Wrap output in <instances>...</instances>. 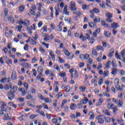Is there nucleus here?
<instances>
[{
	"instance_id": "obj_1",
	"label": "nucleus",
	"mask_w": 125,
	"mask_h": 125,
	"mask_svg": "<svg viewBox=\"0 0 125 125\" xmlns=\"http://www.w3.org/2000/svg\"><path fill=\"white\" fill-rule=\"evenodd\" d=\"M106 108L107 109H108V110H110V109H111L112 110V111L113 112V114H117V112H118V107H117L114 104H112L111 102H108L106 105Z\"/></svg>"
},
{
	"instance_id": "obj_2",
	"label": "nucleus",
	"mask_w": 125,
	"mask_h": 125,
	"mask_svg": "<svg viewBox=\"0 0 125 125\" xmlns=\"http://www.w3.org/2000/svg\"><path fill=\"white\" fill-rule=\"evenodd\" d=\"M100 17H97L93 20V22H89L88 25L90 28H97V25H96V23L100 22Z\"/></svg>"
},
{
	"instance_id": "obj_3",
	"label": "nucleus",
	"mask_w": 125,
	"mask_h": 125,
	"mask_svg": "<svg viewBox=\"0 0 125 125\" xmlns=\"http://www.w3.org/2000/svg\"><path fill=\"white\" fill-rule=\"evenodd\" d=\"M119 79L115 80V82H114L115 86L116 88L118 90L122 92V91H124V88L125 87V85H124V84H122L121 85V86H120V84H119Z\"/></svg>"
},
{
	"instance_id": "obj_4",
	"label": "nucleus",
	"mask_w": 125,
	"mask_h": 125,
	"mask_svg": "<svg viewBox=\"0 0 125 125\" xmlns=\"http://www.w3.org/2000/svg\"><path fill=\"white\" fill-rule=\"evenodd\" d=\"M14 93H15L12 92L11 91L7 92L8 98L10 101H12V100L14 99V98L15 97V95H14Z\"/></svg>"
},
{
	"instance_id": "obj_5",
	"label": "nucleus",
	"mask_w": 125,
	"mask_h": 125,
	"mask_svg": "<svg viewBox=\"0 0 125 125\" xmlns=\"http://www.w3.org/2000/svg\"><path fill=\"white\" fill-rule=\"evenodd\" d=\"M69 9L71 10V11H76V10H77V8H76V3L75 2H71Z\"/></svg>"
},
{
	"instance_id": "obj_6",
	"label": "nucleus",
	"mask_w": 125,
	"mask_h": 125,
	"mask_svg": "<svg viewBox=\"0 0 125 125\" xmlns=\"http://www.w3.org/2000/svg\"><path fill=\"white\" fill-rule=\"evenodd\" d=\"M94 79L91 81V83L94 84V86L96 87L97 86V78H98V76L96 75L94 76Z\"/></svg>"
},
{
	"instance_id": "obj_7",
	"label": "nucleus",
	"mask_w": 125,
	"mask_h": 125,
	"mask_svg": "<svg viewBox=\"0 0 125 125\" xmlns=\"http://www.w3.org/2000/svg\"><path fill=\"white\" fill-rule=\"evenodd\" d=\"M0 104H1V110H3L4 112H7V109L5 108V107H6V104H5V103L3 102H1Z\"/></svg>"
},
{
	"instance_id": "obj_8",
	"label": "nucleus",
	"mask_w": 125,
	"mask_h": 125,
	"mask_svg": "<svg viewBox=\"0 0 125 125\" xmlns=\"http://www.w3.org/2000/svg\"><path fill=\"white\" fill-rule=\"evenodd\" d=\"M3 119L4 120V121H8V120L9 121H11V120H12V118L11 117H9L8 113H5Z\"/></svg>"
},
{
	"instance_id": "obj_9",
	"label": "nucleus",
	"mask_w": 125,
	"mask_h": 125,
	"mask_svg": "<svg viewBox=\"0 0 125 125\" xmlns=\"http://www.w3.org/2000/svg\"><path fill=\"white\" fill-rule=\"evenodd\" d=\"M101 116L99 115L96 117L97 120H98V123L101 125H103L104 124V120L103 118L100 117Z\"/></svg>"
},
{
	"instance_id": "obj_10",
	"label": "nucleus",
	"mask_w": 125,
	"mask_h": 125,
	"mask_svg": "<svg viewBox=\"0 0 125 125\" xmlns=\"http://www.w3.org/2000/svg\"><path fill=\"white\" fill-rule=\"evenodd\" d=\"M37 71L39 75L42 76V73H43V67L42 66H39L38 68Z\"/></svg>"
},
{
	"instance_id": "obj_11",
	"label": "nucleus",
	"mask_w": 125,
	"mask_h": 125,
	"mask_svg": "<svg viewBox=\"0 0 125 125\" xmlns=\"http://www.w3.org/2000/svg\"><path fill=\"white\" fill-rule=\"evenodd\" d=\"M90 13H100V10L97 8H94L93 10H90Z\"/></svg>"
},
{
	"instance_id": "obj_12",
	"label": "nucleus",
	"mask_w": 125,
	"mask_h": 125,
	"mask_svg": "<svg viewBox=\"0 0 125 125\" xmlns=\"http://www.w3.org/2000/svg\"><path fill=\"white\" fill-rule=\"evenodd\" d=\"M102 26L104 27V28H111V26H109L108 24L106 23V22L104 21H102L101 22Z\"/></svg>"
},
{
	"instance_id": "obj_13",
	"label": "nucleus",
	"mask_w": 125,
	"mask_h": 125,
	"mask_svg": "<svg viewBox=\"0 0 125 125\" xmlns=\"http://www.w3.org/2000/svg\"><path fill=\"white\" fill-rule=\"evenodd\" d=\"M117 105L119 108L121 107H123V105H124V103L123 102V98H120L118 101V103H117Z\"/></svg>"
},
{
	"instance_id": "obj_14",
	"label": "nucleus",
	"mask_w": 125,
	"mask_h": 125,
	"mask_svg": "<svg viewBox=\"0 0 125 125\" xmlns=\"http://www.w3.org/2000/svg\"><path fill=\"white\" fill-rule=\"evenodd\" d=\"M119 27V23L117 22H113L111 24V28L113 29L117 30V28Z\"/></svg>"
},
{
	"instance_id": "obj_15",
	"label": "nucleus",
	"mask_w": 125,
	"mask_h": 125,
	"mask_svg": "<svg viewBox=\"0 0 125 125\" xmlns=\"http://www.w3.org/2000/svg\"><path fill=\"white\" fill-rule=\"evenodd\" d=\"M117 73H118V69H117L116 68H112V71L111 72V75H113V76H116Z\"/></svg>"
},
{
	"instance_id": "obj_16",
	"label": "nucleus",
	"mask_w": 125,
	"mask_h": 125,
	"mask_svg": "<svg viewBox=\"0 0 125 125\" xmlns=\"http://www.w3.org/2000/svg\"><path fill=\"white\" fill-rule=\"evenodd\" d=\"M69 108L70 110L74 111V110H76L77 108V104H71Z\"/></svg>"
},
{
	"instance_id": "obj_17",
	"label": "nucleus",
	"mask_w": 125,
	"mask_h": 125,
	"mask_svg": "<svg viewBox=\"0 0 125 125\" xmlns=\"http://www.w3.org/2000/svg\"><path fill=\"white\" fill-rule=\"evenodd\" d=\"M19 91L22 93V96L26 95V91L24 88H19Z\"/></svg>"
},
{
	"instance_id": "obj_18",
	"label": "nucleus",
	"mask_w": 125,
	"mask_h": 125,
	"mask_svg": "<svg viewBox=\"0 0 125 125\" xmlns=\"http://www.w3.org/2000/svg\"><path fill=\"white\" fill-rule=\"evenodd\" d=\"M87 102H88V99L84 97V99H83L80 101V103H81V104H86V103H87Z\"/></svg>"
},
{
	"instance_id": "obj_19",
	"label": "nucleus",
	"mask_w": 125,
	"mask_h": 125,
	"mask_svg": "<svg viewBox=\"0 0 125 125\" xmlns=\"http://www.w3.org/2000/svg\"><path fill=\"white\" fill-rule=\"evenodd\" d=\"M103 112L106 116H111V113H110V111L106 109H104L103 110Z\"/></svg>"
},
{
	"instance_id": "obj_20",
	"label": "nucleus",
	"mask_w": 125,
	"mask_h": 125,
	"mask_svg": "<svg viewBox=\"0 0 125 125\" xmlns=\"http://www.w3.org/2000/svg\"><path fill=\"white\" fill-rule=\"evenodd\" d=\"M103 103V98H100L99 100V102H98L96 105V106H100L101 105H102V104Z\"/></svg>"
},
{
	"instance_id": "obj_21",
	"label": "nucleus",
	"mask_w": 125,
	"mask_h": 125,
	"mask_svg": "<svg viewBox=\"0 0 125 125\" xmlns=\"http://www.w3.org/2000/svg\"><path fill=\"white\" fill-rule=\"evenodd\" d=\"M103 47L110 48L111 47V45L108 42L106 43V42H103Z\"/></svg>"
},
{
	"instance_id": "obj_22",
	"label": "nucleus",
	"mask_w": 125,
	"mask_h": 125,
	"mask_svg": "<svg viewBox=\"0 0 125 125\" xmlns=\"http://www.w3.org/2000/svg\"><path fill=\"white\" fill-rule=\"evenodd\" d=\"M23 25L25 27H28L30 25V21L27 19L24 20L23 21Z\"/></svg>"
},
{
	"instance_id": "obj_23",
	"label": "nucleus",
	"mask_w": 125,
	"mask_h": 125,
	"mask_svg": "<svg viewBox=\"0 0 125 125\" xmlns=\"http://www.w3.org/2000/svg\"><path fill=\"white\" fill-rule=\"evenodd\" d=\"M88 115L90 116L89 120H93V119H94V117H95V116L94 115V113H93V111H90Z\"/></svg>"
},
{
	"instance_id": "obj_24",
	"label": "nucleus",
	"mask_w": 125,
	"mask_h": 125,
	"mask_svg": "<svg viewBox=\"0 0 125 125\" xmlns=\"http://www.w3.org/2000/svg\"><path fill=\"white\" fill-rule=\"evenodd\" d=\"M8 21H9L10 23H12V24H13L15 22L14 18L12 16L8 17Z\"/></svg>"
},
{
	"instance_id": "obj_25",
	"label": "nucleus",
	"mask_w": 125,
	"mask_h": 125,
	"mask_svg": "<svg viewBox=\"0 0 125 125\" xmlns=\"http://www.w3.org/2000/svg\"><path fill=\"white\" fill-rule=\"evenodd\" d=\"M54 69H55V70H56L57 72L61 71V69H60V67H59V65H58V64H55L54 65Z\"/></svg>"
},
{
	"instance_id": "obj_26",
	"label": "nucleus",
	"mask_w": 125,
	"mask_h": 125,
	"mask_svg": "<svg viewBox=\"0 0 125 125\" xmlns=\"http://www.w3.org/2000/svg\"><path fill=\"white\" fill-rule=\"evenodd\" d=\"M104 36L106 37V38H110L111 37V32L108 31H105L104 32Z\"/></svg>"
},
{
	"instance_id": "obj_27",
	"label": "nucleus",
	"mask_w": 125,
	"mask_h": 125,
	"mask_svg": "<svg viewBox=\"0 0 125 125\" xmlns=\"http://www.w3.org/2000/svg\"><path fill=\"white\" fill-rule=\"evenodd\" d=\"M25 10V6L24 5H21L19 7V12H23Z\"/></svg>"
},
{
	"instance_id": "obj_28",
	"label": "nucleus",
	"mask_w": 125,
	"mask_h": 125,
	"mask_svg": "<svg viewBox=\"0 0 125 125\" xmlns=\"http://www.w3.org/2000/svg\"><path fill=\"white\" fill-rule=\"evenodd\" d=\"M67 7L68 6H67V5H65L63 9V12L66 15H69V12L68 11Z\"/></svg>"
},
{
	"instance_id": "obj_29",
	"label": "nucleus",
	"mask_w": 125,
	"mask_h": 125,
	"mask_svg": "<svg viewBox=\"0 0 125 125\" xmlns=\"http://www.w3.org/2000/svg\"><path fill=\"white\" fill-rule=\"evenodd\" d=\"M91 53L93 55V56H97V50H96L95 48H92Z\"/></svg>"
},
{
	"instance_id": "obj_30",
	"label": "nucleus",
	"mask_w": 125,
	"mask_h": 125,
	"mask_svg": "<svg viewBox=\"0 0 125 125\" xmlns=\"http://www.w3.org/2000/svg\"><path fill=\"white\" fill-rule=\"evenodd\" d=\"M11 78L12 80L16 81V80H17V75H16V73L13 72L11 75Z\"/></svg>"
},
{
	"instance_id": "obj_31",
	"label": "nucleus",
	"mask_w": 125,
	"mask_h": 125,
	"mask_svg": "<svg viewBox=\"0 0 125 125\" xmlns=\"http://www.w3.org/2000/svg\"><path fill=\"white\" fill-rule=\"evenodd\" d=\"M49 55L51 56L52 59L55 60V55L53 53V51H52V50H51L49 52Z\"/></svg>"
},
{
	"instance_id": "obj_32",
	"label": "nucleus",
	"mask_w": 125,
	"mask_h": 125,
	"mask_svg": "<svg viewBox=\"0 0 125 125\" xmlns=\"http://www.w3.org/2000/svg\"><path fill=\"white\" fill-rule=\"evenodd\" d=\"M59 76L61 77V78H64L66 77V72H62L59 73Z\"/></svg>"
},
{
	"instance_id": "obj_33",
	"label": "nucleus",
	"mask_w": 125,
	"mask_h": 125,
	"mask_svg": "<svg viewBox=\"0 0 125 125\" xmlns=\"http://www.w3.org/2000/svg\"><path fill=\"white\" fill-rule=\"evenodd\" d=\"M30 43L32 45H36V44H37V42H36V40H34V39H31L30 40Z\"/></svg>"
},
{
	"instance_id": "obj_34",
	"label": "nucleus",
	"mask_w": 125,
	"mask_h": 125,
	"mask_svg": "<svg viewBox=\"0 0 125 125\" xmlns=\"http://www.w3.org/2000/svg\"><path fill=\"white\" fill-rule=\"evenodd\" d=\"M22 67H24V68H26L27 69H29L30 68V65L29 63L27 62H24L22 64Z\"/></svg>"
},
{
	"instance_id": "obj_35",
	"label": "nucleus",
	"mask_w": 125,
	"mask_h": 125,
	"mask_svg": "<svg viewBox=\"0 0 125 125\" xmlns=\"http://www.w3.org/2000/svg\"><path fill=\"white\" fill-rule=\"evenodd\" d=\"M17 89H18V87H17V86H13V88L10 90V91L13 92L14 93H15V92L17 91Z\"/></svg>"
},
{
	"instance_id": "obj_36",
	"label": "nucleus",
	"mask_w": 125,
	"mask_h": 125,
	"mask_svg": "<svg viewBox=\"0 0 125 125\" xmlns=\"http://www.w3.org/2000/svg\"><path fill=\"white\" fill-rule=\"evenodd\" d=\"M63 51L66 56H69L70 55V52L67 49H65V48H63Z\"/></svg>"
},
{
	"instance_id": "obj_37",
	"label": "nucleus",
	"mask_w": 125,
	"mask_h": 125,
	"mask_svg": "<svg viewBox=\"0 0 125 125\" xmlns=\"http://www.w3.org/2000/svg\"><path fill=\"white\" fill-rule=\"evenodd\" d=\"M62 96H63V94H62V93L61 92H59L58 93V94L56 95V97H57L56 99L58 100L61 97H62Z\"/></svg>"
},
{
	"instance_id": "obj_38",
	"label": "nucleus",
	"mask_w": 125,
	"mask_h": 125,
	"mask_svg": "<svg viewBox=\"0 0 125 125\" xmlns=\"http://www.w3.org/2000/svg\"><path fill=\"white\" fill-rule=\"evenodd\" d=\"M37 113L38 114H40L42 116V117H45V114H44V112L43 111L41 110V111L40 110H38V111H36Z\"/></svg>"
},
{
	"instance_id": "obj_39",
	"label": "nucleus",
	"mask_w": 125,
	"mask_h": 125,
	"mask_svg": "<svg viewBox=\"0 0 125 125\" xmlns=\"http://www.w3.org/2000/svg\"><path fill=\"white\" fill-rule=\"evenodd\" d=\"M79 39L81 40L82 39V42H84V41H85V40H86V38L85 37V36H83V34H81L80 37H79Z\"/></svg>"
},
{
	"instance_id": "obj_40",
	"label": "nucleus",
	"mask_w": 125,
	"mask_h": 125,
	"mask_svg": "<svg viewBox=\"0 0 125 125\" xmlns=\"http://www.w3.org/2000/svg\"><path fill=\"white\" fill-rule=\"evenodd\" d=\"M111 65L113 68H117V66L116 64V61L115 60H113L111 62Z\"/></svg>"
},
{
	"instance_id": "obj_41",
	"label": "nucleus",
	"mask_w": 125,
	"mask_h": 125,
	"mask_svg": "<svg viewBox=\"0 0 125 125\" xmlns=\"http://www.w3.org/2000/svg\"><path fill=\"white\" fill-rule=\"evenodd\" d=\"M103 75L104 78L108 77L109 76V71L108 70H104Z\"/></svg>"
},
{
	"instance_id": "obj_42",
	"label": "nucleus",
	"mask_w": 125,
	"mask_h": 125,
	"mask_svg": "<svg viewBox=\"0 0 125 125\" xmlns=\"http://www.w3.org/2000/svg\"><path fill=\"white\" fill-rule=\"evenodd\" d=\"M96 50L97 51H99V50H104V48H103V46L98 45L96 47Z\"/></svg>"
},
{
	"instance_id": "obj_43",
	"label": "nucleus",
	"mask_w": 125,
	"mask_h": 125,
	"mask_svg": "<svg viewBox=\"0 0 125 125\" xmlns=\"http://www.w3.org/2000/svg\"><path fill=\"white\" fill-rule=\"evenodd\" d=\"M23 28L22 25L16 26V29H17L18 32H21V29Z\"/></svg>"
},
{
	"instance_id": "obj_44",
	"label": "nucleus",
	"mask_w": 125,
	"mask_h": 125,
	"mask_svg": "<svg viewBox=\"0 0 125 125\" xmlns=\"http://www.w3.org/2000/svg\"><path fill=\"white\" fill-rule=\"evenodd\" d=\"M38 97L39 99H41V100H44L45 97L43 96L42 94L39 93L38 94Z\"/></svg>"
},
{
	"instance_id": "obj_45",
	"label": "nucleus",
	"mask_w": 125,
	"mask_h": 125,
	"mask_svg": "<svg viewBox=\"0 0 125 125\" xmlns=\"http://www.w3.org/2000/svg\"><path fill=\"white\" fill-rule=\"evenodd\" d=\"M104 121L106 122V123H111V118H110L109 117H107L105 116Z\"/></svg>"
},
{
	"instance_id": "obj_46",
	"label": "nucleus",
	"mask_w": 125,
	"mask_h": 125,
	"mask_svg": "<svg viewBox=\"0 0 125 125\" xmlns=\"http://www.w3.org/2000/svg\"><path fill=\"white\" fill-rule=\"evenodd\" d=\"M65 103H67V100H64L62 101L61 105V108L62 109H63V108H64V105H65Z\"/></svg>"
},
{
	"instance_id": "obj_47",
	"label": "nucleus",
	"mask_w": 125,
	"mask_h": 125,
	"mask_svg": "<svg viewBox=\"0 0 125 125\" xmlns=\"http://www.w3.org/2000/svg\"><path fill=\"white\" fill-rule=\"evenodd\" d=\"M12 88V86L11 85V84H10L9 85H8V84H6L5 85L4 88V89H5L6 90H7V89H9V88Z\"/></svg>"
},
{
	"instance_id": "obj_48",
	"label": "nucleus",
	"mask_w": 125,
	"mask_h": 125,
	"mask_svg": "<svg viewBox=\"0 0 125 125\" xmlns=\"http://www.w3.org/2000/svg\"><path fill=\"white\" fill-rule=\"evenodd\" d=\"M44 100H45L46 103H51L52 102V100L48 98H45Z\"/></svg>"
},
{
	"instance_id": "obj_49",
	"label": "nucleus",
	"mask_w": 125,
	"mask_h": 125,
	"mask_svg": "<svg viewBox=\"0 0 125 125\" xmlns=\"http://www.w3.org/2000/svg\"><path fill=\"white\" fill-rule=\"evenodd\" d=\"M79 89L80 91L82 92H83L85 90V86H81L79 87Z\"/></svg>"
},
{
	"instance_id": "obj_50",
	"label": "nucleus",
	"mask_w": 125,
	"mask_h": 125,
	"mask_svg": "<svg viewBox=\"0 0 125 125\" xmlns=\"http://www.w3.org/2000/svg\"><path fill=\"white\" fill-rule=\"evenodd\" d=\"M55 16L56 17H57V16H58L59 15V11L58 10H59V9H58L57 8L55 7Z\"/></svg>"
},
{
	"instance_id": "obj_51",
	"label": "nucleus",
	"mask_w": 125,
	"mask_h": 125,
	"mask_svg": "<svg viewBox=\"0 0 125 125\" xmlns=\"http://www.w3.org/2000/svg\"><path fill=\"white\" fill-rule=\"evenodd\" d=\"M41 31H43V32H47V26H46V25H44L43 28L41 29Z\"/></svg>"
},
{
	"instance_id": "obj_52",
	"label": "nucleus",
	"mask_w": 125,
	"mask_h": 125,
	"mask_svg": "<svg viewBox=\"0 0 125 125\" xmlns=\"http://www.w3.org/2000/svg\"><path fill=\"white\" fill-rule=\"evenodd\" d=\"M64 21L65 22H68L69 23V24L71 23V19H70V18H69V17H65Z\"/></svg>"
},
{
	"instance_id": "obj_53",
	"label": "nucleus",
	"mask_w": 125,
	"mask_h": 125,
	"mask_svg": "<svg viewBox=\"0 0 125 125\" xmlns=\"http://www.w3.org/2000/svg\"><path fill=\"white\" fill-rule=\"evenodd\" d=\"M8 11H9V10L8 8H5L4 9V13L5 14V16H7V15H8Z\"/></svg>"
},
{
	"instance_id": "obj_54",
	"label": "nucleus",
	"mask_w": 125,
	"mask_h": 125,
	"mask_svg": "<svg viewBox=\"0 0 125 125\" xmlns=\"http://www.w3.org/2000/svg\"><path fill=\"white\" fill-rule=\"evenodd\" d=\"M58 58L59 59L58 61L60 62V63H65V60L62 59L61 57H58Z\"/></svg>"
},
{
	"instance_id": "obj_55",
	"label": "nucleus",
	"mask_w": 125,
	"mask_h": 125,
	"mask_svg": "<svg viewBox=\"0 0 125 125\" xmlns=\"http://www.w3.org/2000/svg\"><path fill=\"white\" fill-rule=\"evenodd\" d=\"M37 117H38V115L37 114H36L35 115L34 114H32L30 115L29 119H30L31 120H33L35 119V118H37Z\"/></svg>"
},
{
	"instance_id": "obj_56",
	"label": "nucleus",
	"mask_w": 125,
	"mask_h": 125,
	"mask_svg": "<svg viewBox=\"0 0 125 125\" xmlns=\"http://www.w3.org/2000/svg\"><path fill=\"white\" fill-rule=\"evenodd\" d=\"M111 51L108 54V56L109 57L113 56V54H114V52H115V51H114V49H111Z\"/></svg>"
},
{
	"instance_id": "obj_57",
	"label": "nucleus",
	"mask_w": 125,
	"mask_h": 125,
	"mask_svg": "<svg viewBox=\"0 0 125 125\" xmlns=\"http://www.w3.org/2000/svg\"><path fill=\"white\" fill-rule=\"evenodd\" d=\"M76 108H78V109H82V108H83V104H77V105H76Z\"/></svg>"
},
{
	"instance_id": "obj_58",
	"label": "nucleus",
	"mask_w": 125,
	"mask_h": 125,
	"mask_svg": "<svg viewBox=\"0 0 125 125\" xmlns=\"http://www.w3.org/2000/svg\"><path fill=\"white\" fill-rule=\"evenodd\" d=\"M70 89H71L70 86L69 85L66 86L65 89L66 92H70Z\"/></svg>"
},
{
	"instance_id": "obj_59",
	"label": "nucleus",
	"mask_w": 125,
	"mask_h": 125,
	"mask_svg": "<svg viewBox=\"0 0 125 125\" xmlns=\"http://www.w3.org/2000/svg\"><path fill=\"white\" fill-rule=\"evenodd\" d=\"M27 31L28 32V34L29 35H32V34H33V33L32 32V28H30V27H27Z\"/></svg>"
},
{
	"instance_id": "obj_60",
	"label": "nucleus",
	"mask_w": 125,
	"mask_h": 125,
	"mask_svg": "<svg viewBox=\"0 0 125 125\" xmlns=\"http://www.w3.org/2000/svg\"><path fill=\"white\" fill-rule=\"evenodd\" d=\"M106 16L107 18H112L113 17V15L111 13H107L106 14Z\"/></svg>"
},
{
	"instance_id": "obj_61",
	"label": "nucleus",
	"mask_w": 125,
	"mask_h": 125,
	"mask_svg": "<svg viewBox=\"0 0 125 125\" xmlns=\"http://www.w3.org/2000/svg\"><path fill=\"white\" fill-rule=\"evenodd\" d=\"M39 6L38 8L39 11H42V3L40 2L39 3Z\"/></svg>"
},
{
	"instance_id": "obj_62",
	"label": "nucleus",
	"mask_w": 125,
	"mask_h": 125,
	"mask_svg": "<svg viewBox=\"0 0 125 125\" xmlns=\"http://www.w3.org/2000/svg\"><path fill=\"white\" fill-rule=\"evenodd\" d=\"M38 61V59H37V57H35L32 59V63L33 64L35 63L36 61Z\"/></svg>"
},
{
	"instance_id": "obj_63",
	"label": "nucleus",
	"mask_w": 125,
	"mask_h": 125,
	"mask_svg": "<svg viewBox=\"0 0 125 125\" xmlns=\"http://www.w3.org/2000/svg\"><path fill=\"white\" fill-rule=\"evenodd\" d=\"M23 86L25 88V90H28V83H23Z\"/></svg>"
},
{
	"instance_id": "obj_64",
	"label": "nucleus",
	"mask_w": 125,
	"mask_h": 125,
	"mask_svg": "<svg viewBox=\"0 0 125 125\" xmlns=\"http://www.w3.org/2000/svg\"><path fill=\"white\" fill-rule=\"evenodd\" d=\"M64 66L66 69H70L71 65L68 63H65Z\"/></svg>"
}]
</instances>
